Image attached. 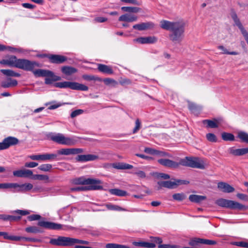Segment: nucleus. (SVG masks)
Segmentation results:
<instances>
[{
    "mask_svg": "<svg viewBox=\"0 0 248 248\" xmlns=\"http://www.w3.org/2000/svg\"><path fill=\"white\" fill-rule=\"evenodd\" d=\"M51 62L53 63H62L67 60V58L60 55H50L48 56Z\"/></svg>",
    "mask_w": 248,
    "mask_h": 248,
    "instance_id": "18",
    "label": "nucleus"
},
{
    "mask_svg": "<svg viewBox=\"0 0 248 248\" xmlns=\"http://www.w3.org/2000/svg\"><path fill=\"white\" fill-rule=\"evenodd\" d=\"M22 6L25 8H28L30 9H33L35 7V6L34 5L28 3H23L22 4Z\"/></svg>",
    "mask_w": 248,
    "mask_h": 248,
    "instance_id": "64",
    "label": "nucleus"
},
{
    "mask_svg": "<svg viewBox=\"0 0 248 248\" xmlns=\"http://www.w3.org/2000/svg\"><path fill=\"white\" fill-rule=\"evenodd\" d=\"M155 149L151 148H145L144 151L147 154L155 155Z\"/></svg>",
    "mask_w": 248,
    "mask_h": 248,
    "instance_id": "63",
    "label": "nucleus"
},
{
    "mask_svg": "<svg viewBox=\"0 0 248 248\" xmlns=\"http://www.w3.org/2000/svg\"><path fill=\"white\" fill-rule=\"evenodd\" d=\"M172 198L174 200L180 202L184 200L186 198V196L183 193H176L172 195Z\"/></svg>",
    "mask_w": 248,
    "mask_h": 248,
    "instance_id": "45",
    "label": "nucleus"
},
{
    "mask_svg": "<svg viewBox=\"0 0 248 248\" xmlns=\"http://www.w3.org/2000/svg\"><path fill=\"white\" fill-rule=\"evenodd\" d=\"M38 225L46 229L54 230H62L63 227V225L61 224L43 220L39 221L38 222Z\"/></svg>",
    "mask_w": 248,
    "mask_h": 248,
    "instance_id": "8",
    "label": "nucleus"
},
{
    "mask_svg": "<svg viewBox=\"0 0 248 248\" xmlns=\"http://www.w3.org/2000/svg\"><path fill=\"white\" fill-rule=\"evenodd\" d=\"M87 155H78L76 157V160L78 161L85 162L88 161Z\"/></svg>",
    "mask_w": 248,
    "mask_h": 248,
    "instance_id": "55",
    "label": "nucleus"
},
{
    "mask_svg": "<svg viewBox=\"0 0 248 248\" xmlns=\"http://www.w3.org/2000/svg\"><path fill=\"white\" fill-rule=\"evenodd\" d=\"M180 165L202 170L204 169L205 168V162L203 159L194 157H186L181 159Z\"/></svg>",
    "mask_w": 248,
    "mask_h": 248,
    "instance_id": "3",
    "label": "nucleus"
},
{
    "mask_svg": "<svg viewBox=\"0 0 248 248\" xmlns=\"http://www.w3.org/2000/svg\"><path fill=\"white\" fill-rule=\"evenodd\" d=\"M1 73H2L4 75L9 76V77H19L20 76V74L14 72L12 70L9 69H1L0 70Z\"/></svg>",
    "mask_w": 248,
    "mask_h": 248,
    "instance_id": "37",
    "label": "nucleus"
},
{
    "mask_svg": "<svg viewBox=\"0 0 248 248\" xmlns=\"http://www.w3.org/2000/svg\"><path fill=\"white\" fill-rule=\"evenodd\" d=\"M229 153L234 156H241L248 153V148L235 149L231 147L228 149Z\"/></svg>",
    "mask_w": 248,
    "mask_h": 248,
    "instance_id": "16",
    "label": "nucleus"
},
{
    "mask_svg": "<svg viewBox=\"0 0 248 248\" xmlns=\"http://www.w3.org/2000/svg\"><path fill=\"white\" fill-rule=\"evenodd\" d=\"M31 178L34 180H46L47 181L49 179V177L47 175H42V174H35L31 176Z\"/></svg>",
    "mask_w": 248,
    "mask_h": 248,
    "instance_id": "46",
    "label": "nucleus"
},
{
    "mask_svg": "<svg viewBox=\"0 0 248 248\" xmlns=\"http://www.w3.org/2000/svg\"><path fill=\"white\" fill-rule=\"evenodd\" d=\"M51 168L52 165L49 164H42L38 167V169L44 171H48Z\"/></svg>",
    "mask_w": 248,
    "mask_h": 248,
    "instance_id": "50",
    "label": "nucleus"
},
{
    "mask_svg": "<svg viewBox=\"0 0 248 248\" xmlns=\"http://www.w3.org/2000/svg\"><path fill=\"white\" fill-rule=\"evenodd\" d=\"M38 164L34 162H27L25 164V166L27 168H34L37 166Z\"/></svg>",
    "mask_w": 248,
    "mask_h": 248,
    "instance_id": "62",
    "label": "nucleus"
},
{
    "mask_svg": "<svg viewBox=\"0 0 248 248\" xmlns=\"http://www.w3.org/2000/svg\"><path fill=\"white\" fill-rule=\"evenodd\" d=\"M157 184L159 186L158 189H161L162 187L168 188H173L176 185L174 182H171L170 181H159L158 182Z\"/></svg>",
    "mask_w": 248,
    "mask_h": 248,
    "instance_id": "25",
    "label": "nucleus"
},
{
    "mask_svg": "<svg viewBox=\"0 0 248 248\" xmlns=\"http://www.w3.org/2000/svg\"><path fill=\"white\" fill-rule=\"evenodd\" d=\"M230 16L234 22V25L237 26L241 31L242 34L244 37L248 45V32L245 29L238 18L236 12L234 9H232L230 12Z\"/></svg>",
    "mask_w": 248,
    "mask_h": 248,
    "instance_id": "6",
    "label": "nucleus"
},
{
    "mask_svg": "<svg viewBox=\"0 0 248 248\" xmlns=\"http://www.w3.org/2000/svg\"><path fill=\"white\" fill-rule=\"evenodd\" d=\"M50 139L58 144L67 146L74 145L76 143V140L74 138L65 137L61 133L53 134L50 136Z\"/></svg>",
    "mask_w": 248,
    "mask_h": 248,
    "instance_id": "4",
    "label": "nucleus"
},
{
    "mask_svg": "<svg viewBox=\"0 0 248 248\" xmlns=\"http://www.w3.org/2000/svg\"><path fill=\"white\" fill-rule=\"evenodd\" d=\"M133 173L137 175L140 178H145L146 177V173L143 170L138 168H134Z\"/></svg>",
    "mask_w": 248,
    "mask_h": 248,
    "instance_id": "39",
    "label": "nucleus"
},
{
    "mask_svg": "<svg viewBox=\"0 0 248 248\" xmlns=\"http://www.w3.org/2000/svg\"><path fill=\"white\" fill-rule=\"evenodd\" d=\"M156 177L158 179L161 178L165 180L170 178V176L169 174L164 173H157L156 175Z\"/></svg>",
    "mask_w": 248,
    "mask_h": 248,
    "instance_id": "56",
    "label": "nucleus"
},
{
    "mask_svg": "<svg viewBox=\"0 0 248 248\" xmlns=\"http://www.w3.org/2000/svg\"><path fill=\"white\" fill-rule=\"evenodd\" d=\"M108 191L112 195L120 197H124L128 195L126 191L117 188L110 189Z\"/></svg>",
    "mask_w": 248,
    "mask_h": 248,
    "instance_id": "28",
    "label": "nucleus"
},
{
    "mask_svg": "<svg viewBox=\"0 0 248 248\" xmlns=\"http://www.w3.org/2000/svg\"><path fill=\"white\" fill-rule=\"evenodd\" d=\"M13 175L18 177H28L32 175V171L30 170H20L13 171Z\"/></svg>",
    "mask_w": 248,
    "mask_h": 248,
    "instance_id": "21",
    "label": "nucleus"
},
{
    "mask_svg": "<svg viewBox=\"0 0 248 248\" xmlns=\"http://www.w3.org/2000/svg\"><path fill=\"white\" fill-rule=\"evenodd\" d=\"M33 73L35 76L45 77L48 76L49 74H51V71L47 70L38 69L33 71Z\"/></svg>",
    "mask_w": 248,
    "mask_h": 248,
    "instance_id": "35",
    "label": "nucleus"
},
{
    "mask_svg": "<svg viewBox=\"0 0 248 248\" xmlns=\"http://www.w3.org/2000/svg\"><path fill=\"white\" fill-rule=\"evenodd\" d=\"M121 10L125 12L132 14L133 13H138L141 11V8L138 7H122Z\"/></svg>",
    "mask_w": 248,
    "mask_h": 248,
    "instance_id": "33",
    "label": "nucleus"
},
{
    "mask_svg": "<svg viewBox=\"0 0 248 248\" xmlns=\"http://www.w3.org/2000/svg\"><path fill=\"white\" fill-rule=\"evenodd\" d=\"M157 39L155 36L141 37L136 39V41L140 44H154L157 42Z\"/></svg>",
    "mask_w": 248,
    "mask_h": 248,
    "instance_id": "20",
    "label": "nucleus"
},
{
    "mask_svg": "<svg viewBox=\"0 0 248 248\" xmlns=\"http://www.w3.org/2000/svg\"><path fill=\"white\" fill-rule=\"evenodd\" d=\"M25 231L27 232L33 233H40V232H42V231L40 230V229L36 226H30V227H27L25 229Z\"/></svg>",
    "mask_w": 248,
    "mask_h": 248,
    "instance_id": "43",
    "label": "nucleus"
},
{
    "mask_svg": "<svg viewBox=\"0 0 248 248\" xmlns=\"http://www.w3.org/2000/svg\"><path fill=\"white\" fill-rule=\"evenodd\" d=\"M82 152L83 150L80 148H62L57 151L59 155H76Z\"/></svg>",
    "mask_w": 248,
    "mask_h": 248,
    "instance_id": "12",
    "label": "nucleus"
},
{
    "mask_svg": "<svg viewBox=\"0 0 248 248\" xmlns=\"http://www.w3.org/2000/svg\"><path fill=\"white\" fill-rule=\"evenodd\" d=\"M207 139L211 142H216L217 139L216 136L212 133H208L206 135Z\"/></svg>",
    "mask_w": 248,
    "mask_h": 248,
    "instance_id": "54",
    "label": "nucleus"
},
{
    "mask_svg": "<svg viewBox=\"0 0 248 248\" xmlns=\"http://www.w3.org/2000/svg\"><path fill=\"white\" fill-rule=\"evenodd\" d=\"M91 185V186H77L75 187L71 188L70 190L72 191H81L89 190H99L103 189L102 186L97 185V184Z\"/></svg>",
    "mask_w": 248,
    "mask_h": 248,
    "instance_id": "13",
    "label": "nucleus"
},
{
    "mask_svg": "<svg viewBox=\"0 0 248 248\" xmlns=\"http://www.w3.org/2000/svg\"><path fill=\"white\" fill-rule=\"evenodd\" d=\"M57 155L55 154H46L43 155H31L29 157L33 160H47L56 159Z\"/></svg>",
    "mask_w": 248,
    "mask_h": 248,
    "instance_id": "10",
    "label": "nucleus"
},
{
    "mask_svg": "<svg viewBox=\"0 0 248 248\" xmlns=\"http://www.w3.org/2000/svg\"><path fill=\"white\" fill-rule=\"evenodd\" d=\"M106 248H130L128 247L117 244L108 243L106 246Z\"/></svg>",
    "mask_w": 248,
    "mask_h": 248,
    "instance_id": "48",
    "label": "nucleus"
},
{
    "mask_svg": "<svg viewBox=\"0 0 248 248\" xmlns=\"http://www.w3.org/2000/svg\"><path fill=\"white\" fill-rule=\"evenodd\" d=\"M52 245L58 246H71L73 245V238L65 236H58L50 240Z\"/></svg>",
    "mask_w": 248,
    "mask_h": 248,
    "instance_id": "7",
    "label": "nucleus"
},
{
    "mask_svg": "<svg viewBox=\"0 0 248 248\" xmlns=\"http://www.w3.org/2000/svg\"><path fill=\"white\" fill-rule=\"evenodd\" d=\"M18 140L13 137H8L5 138L2 141V144L4 149H6L11 146L15 145L18 144Z\"/></svg>",
    "mask_w": 248,
    "mask_h": 248,
    "instance_id": "15",
    "label": "nucleus"
},
{
    "mask_svg": "<svg viewBox=\"0 0 248 248\" xmlns=\"http://www.w3.org/2000/svg\"><path fill=\"white\" fill-rule=\"evenodd\" d=\"M112 166L114 168L120 170H127L133 168L132 165L125 163H114Z\"/></svg>",
    "mask_w": 248,
    "mask_h": 248,
    "instance_id": "30",
    "label": "nucleus"
},
{
    "mask_svg": "<svg viewBox=\"0 0 248 248\" xmlns=\"http://www.w3.org/2000/svg\"><path fill=\"white\" fill-rule=\"evenodd\" d=\"M88 86L84 84L74 82L73 90L86 91L88 90Z\"/></svg>",
    "mask_w": 248,
    "mask_h": 248,
    "instance_id": "38",
    "label": "nucleus"
},
{
    "mask_svg": "<svg viewBox=\"0 0 248 248\" xmlns=\"http://www.w3.org/2000/svg\"><path fill=\"white\" fill-rule=\"evenodd\" d=\"M98 69L99 71L105 74L111 75L113 73V71L111 67L107 65L98 64Z\"/></svg>",
    "mask_w": 248,
    "mask_h": 248,
    "instance_id": "23",
    "label": "nucleus"
},
{
    "mask_svg": "<svg viewBox=\"0 0 248 248\" xmlns=\"http://www.w3.org/2000/svg\"><path fill=\"white\" fill-rule=\"evenodd\" d=\"M216 203L219 206L231 209L243 210L246 208L245 205L238 202L224 199L217 200Z\"/></svg>",
    "mask_w": 248,
    "mask_h": 248,
    "instance_id": "5",
    "label": "nucleus"
},
{
    "mask_svg": "<svg viewBox=\"0 0 248 248\" xmlns=\"http://www.w3.org/2000/svg\"><path fill=\"white\" fill-rule=\"evenodd\" d=\"M17 81L16 79L9 78L7 81H3L1 83V86L4 88H9L16 86Z\"/></svg>",
    "mask_w": 248,
    "mask_h": 248,
    "instance_id": "27",
    "label": "nucleus"
},
{
    "mask_svg": "<svg viewBox=\"0 0 248 248\" xmlns=\"http://www.w3.org/2000/svg\"><path fill=\"white\" fill-rule=\"evenodd\" d=\"M75 244H82L88 245L89 242L87 241L81 240L76 238H73V245Z\"/></svg>",
    "mask_w": 248,
    "mask_h": 248,
    "instance_id": "60",
    "label": "nucleus"
},
{
    "mask_svg": "<svg viewBox=\"0 0 248 248\" xmlns=\"http://www.w3.org/2000/svg\"><path fill=\"white\" fill-rule=\"evenodd\" d=\"M33 188V185L31 183H25L23 184H18L17 192H24L28 191Z\"/></svg>",
    "mask_w": 248,
    "mask_h": 248,
    "instance_id": "26",
    "label": "nucleus"
},
{
    "mask_svg": "<svg viewBox=\"0 0 248 248\" xmlns=\"http://www.w3.org/2000/svg\"><path fill=\"white\" fill-rule=\"evenodd\" d=\"M157 162L160 165L171 169H176L180 166V161L177 162L169 159H159Z\"/></svg>",
    "mask_w": 248,
    "mask_h": 248,
    "instance_id": "11",
    "label": "nucleus"
},
{
    "mask_svg": "<svg viewBox=\"0 0 248 248\" xmlns=\"http://www.w3.org/2000/svg\"><path fill=\"white\" fill-rule=\"evenodd\" d=\"M7 50L10 51H18V50L16 48H14L11 46H6L0 44V51H2Z\"/></svg>",
    "mask_w": 248,
    "mask_h": 248,
    "instance_id": "52",
    "label": "nucleus"
},
{
    "mask_svg": "<svg viewBox=\"0 0 248 248\" xmlns=\"http://www.w3.org/2000/svg\"><path fill=\"white\" fill-rule=\"evenodd\" d=\"M102 81L107 85L111 84L113 86H115L118 84V82L116 80L110 78H106L102 80Z\"/></svg>",
    "mask_w": 248,
    "mask_h": 248,
    "instance_id": "47",
    "label": "nucleus"
},
{
    "mask_svg": "<svg viewBox=\"0 0 248 248\" xmlns=\"http://www.w3.org/2000/svg\"><path fill=\"white\" fill-rule=\"evenodd\" d=\"M155 155H156L157 156L159 157H171V155L169 154L167 152L159 151V150H155Z\"/></svg>",
    "mask_w": 248,
    "mask_h": 248,
    "instance_id": "49",
    "label": "nucleus"
},
{
    "mask_svg": "<svg viewBox=\"0 0 248 248\" xmlns=\"http://www.w3.org/2000/svg\"><path fill=\"white\" fill-rule=\"evenodd\" d=\"M82 77L84 80H86L87 81H91V80H95V81H102L101 78H100L97 77L93 76V75H83Z\"/></svg>",
    "mask_w": 248,
    "mask_h": 248,
    "instance_id": "44",
    "label": "nucleus"
},
{
    "mask_svg": "<svg viewBox=\"0 0 248 248\" xmlns=\"http://www.w3.org/2000/svg\"><path fill=\"white\" fill-rule=\"evenodd\" d=\"M62 72L65 75L70 76L77 72V69L74 67L64 66L62 67Z\"/></svg>",
    "mask_w": 248,
    "mask_h": 248,
    "instance_id": "29",
    "label": "nucleus"
},
{
    "mask_svg": "<svg viewBox=\"0 0 248 248\" xmlns=\"http://www.w3.org/2000/svg\"><path fill=\"white\" fill-rule=\"evenodd\" d=\"M222 121L221 119H215L213 120H205L203 121V123L206 124L207 127L214 128L218 127Z\"/></svg>",
    "mask_w": 248,
    "mask_h": 248,
    "instance_id": "19",
    "label": "nucleus"
},
{
    "mask_svg": "<svg viewBox=\"0 0 248 248\" xmlns=\"http://www.w3.org/2000/svg\"><path fill=\"white\" fill-rule=\"evenodd\" d=\"M48 76H46L45 78V83L46 84H50L53 81L61 80V77L55 75L54 73L51 71V74H49Z\"/></svg>",
    "mask_w": 248,
    "mask_h": 248,
    "instance_id": "24",
    "label": "nucleus"
},
{
    "mask_svg": "<svg viewBox=\"0 0 248 248\" xmlns=\"http://www.w3.org/2000/svg\"><path fill=\"white\" fill-rule=\"evenodd\" d=\"M84 111L82 109H76L71 113L70 116L72 118H74L80 114H82L83 113Z\"/></svg>",
    "mask_w": 248,
    "mask_h": 248,
    "instance_id": "53",
    "label": "nucleus"
},
{
    "mask_svg": "<svg viewBox=\"0 0 248 248\" xmlns=\"http://www.w3.org/2000/svg\"><path fill=\"white\" fill-rule=\"evenodd\" d=\"M5 63L12 65L16 67L26 71H33L35 67L38 66V63L26 59H17L16 57L12 58L11 60L7 61Z\"/></svg>",
    "mask_w": 248,
    "mask_h": 248,
    "instance_id": "2",
    "label": "nucleus"
},
{
    "mask_svg": "<svg viewBox=\"0 0 248 248\" xmlns=\"http://www.w3.org/2000/svg\"><path fill=\"white\" fill-rule=\"evenodd\" d=\"M206 199V197L198 195H190L189 197V200L194 202L199 203L201 201Z\"/></svg>",
    "mask_w": 248,
    "mask_h": 248,
    "instance_id": "36",
    "label": "nucleus"
},
{
    "mask_svg": "<svg viewBox=\"0 0 248 248\" xmlns=\"http://www.w3.org/2000/svg\"><path fill=\"white\" fill-rule=\"evenodd\" d=\"M238 138L242 142L248 143V134L247 133L243 131L238 132Z\"/></svg>",
    "mask_w": 248,
    "mask_h": 248,
    "instance_id": "41",
    "label": "nucleus"
},
{
    "mask_svg": "<svg viewBox=\"0 0 248 248\" xmlns=\"http://www.w3.org/2000/svg\"><path fill=\"white\" fill-rule=\"evenodd\" d=\"M106 207L107 208L108 210H116V211H127L126 209L123 208L118 205L112 204L110 203H108L105 204Z\"/></svg>",
    "mask_w": 248,
    "mask_h": 248,
    "instance_id": "40",
    "label": "nucleus"
},
{
    "mask_svg": "<svg viewBox=\"0 0 248 248\" xmlns=\"http://www.w3.org/2000/svg\"><path fill=\"white\" fill-rule=\"evenodd\" d=\"M133 244L136 246H139L148 248H154L155 247V243L146 242H133Z\"/></svg>",
    "mask_w": 248,
    "mask_h": 248,
    "instance_id": "34",
    "label": "nucleus"
},
{
    "mask_svg": "<svg viewBox=\"0 0 248 248\" xmlns=\"http://www.w3.org/2000/svg\"><path fill=\"white\" fill-rule=\"evenodd\" d=\"M140 127V122L139 119H137L135 122V127L133 130V133H136Z\"/></svg>",
    "mask_w": 248,
    "mask_h": 248,
    "instance_id": "58",
    "label": "nucleus"
},
{
    "mask_svg": "<svg viewBox=\"0 0 248 248\" xmlns=\"http://www.w3.org/2000/svg\"><path fill=\"white\" fill-rule=\"evenodd\" d=\"M188 108L191 111L194 112L195 110L198 109L199 107L194 103L188 102Z\"/></svg>",
    "mask_w": 248,
    "mask_h": 248,
    "instance_id": "57",
    "label": "nucleus"
},
{
    "mask_svg": "<svg viewBox=\"0 0 248 248\" xmlns=\"http://www.w3.org/2000/svg\"><path fill=\"white\" fill-rule=\"evenodd\" d=\"M217 187L222 191L225 193H231L234 191V188L229 184L224 182H219Z\"/></svg>",
    "mask_w": 248,
    "mask_h": 248,
    "instance_id": "22",
    "label": "nucleus"
},
{
    "mask_svg": "<svg viewBox=\"0 0 248 248\" xmlns=\"http://www.w3.org/2000/svg\"><path fill=\"white\" fill-rule=\"evenodd\" d=\"M222 139L225 141H233L234 140V136L231 133L223 132L221 134Z\"/></svg>",
    "mask_w": 248,
    "mask_h": 248,
    "instance_id": "42",
    "label": "nucleus"
},
{
    "mask_svg": "<svg viewBox=\"0 0 248 248\" xmlns=\"http://www.w3.org/2000/svg\"><path fill=\"white\" fill-rule=\"evenodd\" d=\"M13 213H17L18 214L20 215L21 216H25L29 215L30 214V212L27 210H16L13 211Z\"/></svg>",
    "mask_w": 248,
    "mask_h": 248,
    "instance_id": "59",
    "label": "nucleus"
},
{
    "mask_svg": "<svg viewBox=\"0 0 248 248\" xmlns=\"http://www.w3.org/2000/svg\"><path fill=\"white\" fill-rule=\"evenodd\" d=\"M118 20L119 21L133 22L137 21L138 16L133 14L126 13L121 16Z\"/></svg>",
    "mask_w": 248,
    "mask_h": 248,
    "instance_id": "17",
    "label": "nucleus"
},
{
    "mask_svg": "<svg viewBox=\"0 0 248 248\" xmlns=\"http://www.w3.org/2000/svg\"><path fill=\"white\" fill-rule=\"evenodd\" d=\"M185 26L186 23L183 20L173 22L163 20L160 22V26L162 29L172 32L170 35V38L175 43H179L183 40Z\"/></svg>",
    "mask_w": 248,
    "mask_h": 248,
    "instance_id": "1",
    "label": "nucleus"
},
{
    "mask_svg": "<svg viewBox=\"0 0 248 248\" xmlns=\"http://www.w3.org/2000/svg\"><path fill=\"white\" fill-rule=\"evenodd\" d=\"M73 183L76 185H96L101 184V182L97 179L79 177L73 180Z\"/></svg>",
    "mask_w": 248,
    "mask_h": 248,
    "instance_id": "9",
    "label": "nucleus"
},
{
    "mask_svg": "<svg viewBox=\"0 0 248 248\" xmlns=\"http://www.w3.org/2000/svg\"><path fill=\"white\" fill-rule=\"evenodd\" d=\"M2 189H13L14 192H17L18 183H2Z\"/></svg>",
    "mask_w": 248,
    "mask_h": 248,
    "instance_id": "31",
    "label": "nucleus"
},
{
    "mask_svg": "<svg viewBox=\"0 0 248 248\" xmlns=\"http://www.w3.org/2000/svg\"><path fill=\"white\" fill-rule=\"evenodd\" d=\"M155 24L152 22H142L140 24H135L133 28L138 31H143L154 28Z\"/></svg>",
    "mask_w": 248,
    "mask_h": 248,
    "instance_id": "14",
    "label": "nucleus"
},
{
    "mask_svg": "<svg viewBox=\"0 0 248 248\" xmlns=\"http://www.w3.org/2000/svg\"><path fill=\"white\" fill-rule=\"evenodd\" d=\"M232 245L237 247L248 248V243L244 241H236L232 242Z\"/></svg>",
    "mask_w": 248,
    "mask_h": 248,
    "instance_id": "51",
    "label": "nucleus"
},
{
    "mask_svg": "<svg viewBox=\"0 0 248 248\" xmlns=\"http://www.w3.org/2000/svg\"><path fill=\"white\" fill-rule=\"evenodd\" d=\"M40 218L41 216L39 215H31L28 217L30 221L37 220L40 219Z\"/></svg>",
    "mask_w": 248,
    "mask_h": 248,
    "instance_id": "61",
    "label": "nucleus"
},
{
    "mask_svg": "<svg viewBox=\"0 0 248 248\" xmlns=\"http://www.w3.org/2000/svg\"><path fill=\"white\" fill-rule=\"evenodd\" d=\"M73 84L74 82L64 81L56 83L55 86L60 88H70L73 90Z\"/></svg>",
    "mask_w": 248,
    "mask_h": 248,
    "instance_id": "32",
    "label": "nucleus"
}]
</instances>
